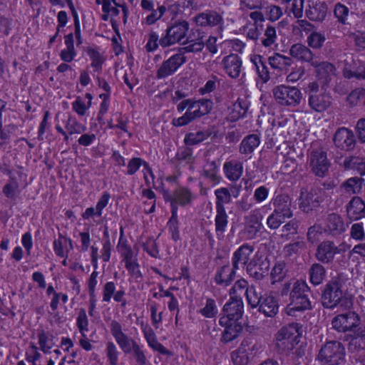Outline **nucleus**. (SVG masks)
Here are the masks:
<instances>
[{"instance_id":"obj_60","label":"nucleus","mask_w":365,"mask_h":365,"mask_svg":"<svg viewBox=\"0 0 365 365\" xmlns=\"http://www.w3.org/2000/svg\"><path fill=\"white\" fill-rule=\"evenodd\" d=\"M66 129L69 135L82 133L86 130V127L77 121L75 118H69L66 123Z\"/></svg>"},{"instance_id":"obj_2","label":"nucleus","mask_w":365,"mask_h":365,"mask_svg":"<svg viewBox=\"0 0 365 365\" xmlns=\"http://www.w3.org/2000/svg\"><path fill=\"white\" fill-rule=\"evenodd\" d=\"M110 328L113 336L123 352L125 354H131L138 364L145 365L147 357L143 350V346L125 334L118 322L111 321Z\"/></svg>"},{"instance_id":"obj_28","label":"nucleus","mask_w":365,"mask_h":365,"mask_svg":"<svg viewBox=\"0 0 365 365\" xmlns=\"http://www.w3.org/2000/svg\"><path fill=\"white\" fill-rule=\"evenodd\" d=\"M237 270V269H235L234 265L230 266L229 263L220 267L216 271L215 282L218 285L229 286L234 280Z\"/></svg>"},{"instance_id":"obj_4","label":"nucleus","mask_w":365,"mask_h":365,"mask_svg":"<svg viewBox=\"0 0 365 365\" xmlns=\"http://www.w3.org/2000/svg\"><path fill=\"white\" fill-rule=\"evenodd\" d=\"M309 288L304 282L297 281L294 283L289 293V304L285 310L289 316H296L297 312H304L312 309L311 302L308 297Z\"/></svg>"},{"instance_id":"obj_63","label":"nucleus","mask_w":365,"mask_h":365,"mask_svg":"<svg viewBox=\"0 0 365 365\" xmlns=\"http://www.w3.org/2000/svg\"><path fill=\"white\" fill-rule=\"evenodd\" d=\"M76 325L81 333L83 336H85V331H88V319L87 317L86 312L84 309L79 310L77 319Z\"/></svg>"},{"instance_id":"obj_23","label":"nucleus","mask_w":365,"mask_h":365,"mask_svg":"<svg viewBox=\"0 0 365 365\" xmlns=\"http://www.w3.org/2000/svg\"><path fill=\"white\" fill-rule=\"evenodd\" d=\"M125 294V292L123 289L116 291L115 282H108L103 287L102 302L109 303L113 297L115 302H120V306L125 307L127 304Z\"/></svg>"},{"instance_id":"obj_38","label":"nucleus","mask_w":365,"mask_h":365,"mask_svg":"<svg viewBox=\"0 0 365 365\" xmlns=\"http://www.w3.org/2000/svg\"><path fill=\"white\" fill-rule=\"evenodd\" d=\"M345 170H356L360 175H365V159L359 156H349L340 163Z\"/></svg>"},{"instance_id":"obj_8","label":"nucleus","mask_w":365,"mask_h":365,"mask_svg":"<svg viewBox=\"0 0 365 365\" xmlns=\"http://www.w3.org/2000/svg\"><path fill=\"white\" fill-rule=\"evenodd\" d=\"M213 107V102L207 98H201L195 101L194 110H187L184 115L180 118H173L172 124L174 126H184L196 118H200L210 113Z\"/></svg>"},{"instance_id":"obj_24","label":"nucleus","mask_w":365,"mask_h":365,"mask_svg":"<svg viewBox=\"0 0 365 365\" xmlns=\"http://www.w3.org/2000/svg\"><path fill=\"white\" fill-rule=\"evenodd\" d=\"M253 252L254 247L248 243H245L238 247L234 252L232 257V264L235 269H239L240 265L247 266Z\"/></svg>"},{"instance_id":"obj_53","label":"nucleus","mask_w":365,"mask_h":365,"mask_svg":"<svg viewBox=\"0 0 365 365\" xmlns=\"http://www.w3.org/2000/svg\"><path fill=\"white\" fill-rule=\"evenodd\" d=\"M348 61L345 60V66L342 71L344 78L348 79L351 78H356L359 80L365 79V67L363 65L358 66L356 70H351L348 67Z\"/></svg>"},{"instance_id":"obj_34","label":"nucleus","mask_w":365,"mask_h":365,"mask_svg":"<svg viewBox=\"0 0 365 365\" xmlns=\"http://www.w3.org/2000/svg\"><path fill=\"white\" fill-rule=\"evenodd\" d=\"M260 136L257 134H250L245 136L239 146V152L245 156L250 155L259 145Z\"/></svg>"},{"instance_id":"obj_52","label":"nucleus","mask_w":365,"mask_h":365,"mask_svg":"<svg viewBox=\"0 0 365 365\" xmlns=\"http://www.w3.org/2000/svg\"><path fill=\"white\" fill-rule=\"evenodd\" d=\"M245 296L248 304L250 305L252 308L257 307L259 303L264 297L261 292L257 290V288L255 285H250L249 288H247Z\"/></svg>"},{"instance_id":"obj_31","label":"nucleus","mask_w":365,"mask_h":365,"mask_svg":"<svg viewBox=\"0 0 365 365\" xmlns=\"http://www.w3.org/2000/svg\"><path fill=\"white\" fill-rule=\"evenodd\" d=\"M197 36H195V32H192V34L187 37L185 42H184V44H186V46L180 48V52L183 53H197L202 51L205 47L203 35L198 31H197Z\"/></svg>"},{"instance_id":"obj_39","label":"nucleus","mask_w":365,"mask_h":365,"mask_svg":"<svg viewBox=\"0 0 365 365\" xmlns=\"http://www.w3.org/2000/svg\"><path fill=\"white\" fill-rule=\"evenodd\" d=\"M201 175L209 180L213 185H217L221 180L218 175V165L215 160H207L206 162Z\"/></svg>"},{"instance_id":"obj_21","label":"nucleus","mask_w":365,"mask_h":365,"mask_svg":"<svg viewBox=\"0 0 365 365\" xmlns=\"http://www.w3.org/2000/svg\"><path fill=\"white\" fill-rule=\"evenodd\" d=\"M289 55L299 61L308 63L310 66L319 57L308 46L302 43L293 44L289 48Z\"/></svg>"},{"instance_id":"obj_62","label":"nucleus","mask_w":365,"mask_h":365,"mask_svg":"<svg viewBox=\"0 0 365 365\" xmlns=\"http://www.w3.org/2000/svg\"><path fill=\"white\" fill-rule=\"evenodd\" d=\"M106 352L110 365H118L119 351L113 341L106 344Z\"/></svg>"},{"instance_id":"obj_27","label":"nucleus","mask_w":365,"mask_h":365,"mask_svg":"<svg viewBox=\"0 0 365 365\" xmlns=\"http://www.w3.org/2000/svg\"><path fill=\"white\" fill-rule=\"evenodd\" d=\"M274 207V212L279 214L284 218H290L292 217V211L291 210V200L287 195L281 194L277 195L272 200Z\"/></svg>"},{"instance_id":"obj_51","label":"nucleus","mask_w":365,"mask_h":365,"mask_svg":"<svg viewBox=\"0 0 365 365\" xmlns=\"http://www.w3.org/2000/svg\"><path fill=\"white\" fill-rule=\"evenodd\" d=\"M172 215L170 218L167 226L169 232L171 233L172 238L177 241L180 239V233H179V227H178V207L176 206H173V209H171Z\"/></svg>"},{"instance_id":"obj_41","label":"nucleus","mask_w":365,"mask_h":365,"mask_svg":"<svg viewBox=\"0 0 365 365\" xmlns=\"http://www.w3.org/2000/svg\"><path fill=\"white\" fill-rule=\"evenodd\" d=\"M144 167V170L146 171L147 173L150 174L152 178H154L153 173L152 171V169L149 166L147 162L143 160L140 158H133L130 159L127 165V171L126 175H134L141 166Z\"/></svg>"},{"instance_id":"obj_64","label":"nucleus","mask_w":365,"mask_h":365,"mask_svg":"<svg viewBox=\"0 0 365 365\" xmlns=\"http://www.w3.org/2000/svg\"><path fill=\"white\" fill-rule=\"evenodd\" d=\"M262 7V0H240V9L242 11L260 10Z\"/></svg>"},{"instance_id":"obj_54","label":"nucleus","mask_w":365,"mask_h":365,"mask_svg":"<svg viewBox=\"0 0 365 365\" xmlns=\"http://www.w3.org/2000/svg\"><path fill=\"white\" fill-rule=\"evenodd\" d=\"M286 264L283 261L277 262L272 267L270 272V277L272 279V284L282 281L285 277Z\"/></svg>"},{"instance_id":"obj_44","label":"nucleus","mask_w":365,"mask_h":365,"mask_svg":"<svg viewBox=\"0 0 365 365\" xmlns=\"http://www.w3.org/2000/svg\"><path fill=\"white\" fill-rule=\"evenodd\" d=\"M309 279L314 285L320 284L326 275V269L323 265L319 263L313 264L309 270Z\"/></svg>"},{"instance_id":"obj_3","label":"nucleus","mask_w":365,"mask_h":365,"mask_svg":"<svg viewBox=\"0 0 365 365\" xmlns=\"http://www.w3.org/2000/svg\"><path fill=\"white\" fill-rule=\"evenodd\" d=\"M301 327L291 323L282 327L275 334V350L279 354L288 356L299 342Z\"/></svg>"},{"instance_id":"obj_49","label":"nucleus","mask_w":365,"mask_h":365,"mask_svg":"<svg viewBox=\"0 0 365 365\" xmlns=\"http://www.w3.org/2000/svg\"><path fill=\"white\" fill-rule=\"evenodd\" d=\"M346 102L351 107L359 106L365 103V88H357L346 97Z\"/></svg>"},{"instance_id":"obj_6","label":"nucleus","mask_w":365,"mask_h":365,"mask_svg":"<svg viewBox=\"0 0 365 365\" xmlns=\"http://www.w3.org/2000/svg\"><path fill=\"white\" fill-rule=\"evenodd\" d=\"M345 348L337 341H329L320 349L317 359L322 365H338L344 360Z\"/></svg>"},{"instance_id":"obj_25","label":"nucleus","mask_w":365,"mask_h":365,"mask_svg":"<svg viewBox=\"0 0 365 365\" xmlns=\"http://www.w3.org/2000/svg\"><path fill=\"white\" fill-rule=\"evenodd\" d=\"M346 215L351 221L365 217V203L359 197H353L346 205Z\"/></svg>"},{"instance_id":"obj_5","label":"nucleus","mask_w":365,"mask_h":365,"mask_svg":"<svg viewBox=\"0 0 365 365\" xmlns=\"http://www.w3.org/2000/svg\"><path fill=\"white\" fill-rule=\"evenodd\" d=\"M308 96V106L316 113H323L332 105L333 98L325 89H320L317 81L310 82L306 91Z\"/></svg>"},{"instance_id":"obj_45","label":"nucleus","mask_w":365,"mask_h":365,"mask_svg":"<svg viewBox=\"0 0 365 365\" xmlns=\"http://www.w3.org/2000/svg\"><path fill=\"white\" fill-rule=\"evenodd\" d=\"M215 195L216 197L215 209H225V205L231 202L232 195L227 187L216 189Z\"/></svg>"},{"instance_id":"obj_13","label":"nucleus","mask_w":365,"mask_h":365,"mask_svg":"<svg viewBox=\"0 0 365 365\" xmlns=\"http://www.w3.org/2000/svg\"><path fill=\"white\" fill-rule=\"evenodd\" d=\"M263 215L259 210H252L244 217V229L242 233L247 240H255L260 236L264 227L262 225Z\"/></svg>"},{"instance_id":"obj_15","label":"nucleus","mask_w":365,"mask_h":365,"mask_svg":"<svg viewBox=\"0 0 365 365\" xmlns=\"http://www.w3.org/2000/svg\"><path fill=\"white\" fill-rule=\"evenodd\" d=\"M324 191L317 187L309 190H302L300 195L299 208L304 212H309L319 207L323 200Z\"/></svg>"},{"instance_id":"obj_30","label":"nucleus","mask_w":365,"mask_h":365,"mask_svg":"<svg viewBox=\"0 0 365 365\" xmlns=\"http://www.w3.org/2000/svg\"><path fill=\"white\" fill-rule=\"evenodd\" d=\"M194 199V195L192 192L186 188V187H180L176 189L173 195L170 197L169 200L171 203V208L173 209V206L180 205L182 207H185L191 205L192 200Z\"/></svg>"},{"instance_id":"obj_1","label":"nucleus","mask_w":365,"mask_h":365,"mask_svg":"<svg viewBox=\"0 0 365 365\" xmlns=\"http://www.w3.org/2000/svg\"><path fill=\"white\" fill-rule=\"evenodd\" d=\"M345 282V278L338 274L324 285L321 295V302L324 308L333 310L339 307L342 310H349L352 307V299L344 290Z\"/></svg>"},{"instance_id":"obj_43","label":"nucleus","mask_w":365,"mask_h":365,"mask_svg":"<svg viewBox=\"0 0 365 365\" xmlns=\"http://www.w3.org/2000/svg\"><path fill=\"white\" fill-rule=\"evenodd\" d=\"M86 51L91 61V66L94 68V71H101L106 61V57L100 53L97 48L89 46Z\"/></svg>"},{"instance_id":"obj_32","label":"nucleus","mask_w":365,"mask_h":365,"mask_svg":"<svg viewBox=\"0 0 365 365\" xmlns=\"http://www.w3.org/2000/svg\"><path fill=\"white\" fill-rule=\"evenodd\" d=\"M73 249L71 239L58 233V238L53 241V250L60 257L67 258L68 252Z\"/></svg>"},{"instance_id":"obj_18","label":"nucleus","mask_w":365,"mask_h":365,"mask_svg":"<svg viewBox=\"0 0 365 365\" xmlns=\"http://www.w3.org/2000/svg\"><path fill=\"white\" fill-rule=\"evenodd\" d=\"M328 11L327 4L322 0H308L305 9L306 16L312 21L322 22Z\"/></svg>"},{"instance_id":"obj_48","label":"nucleus","mask_w":365,"mask_h":365,"mask_svg":"<svg viewBox=\"0 0 365 365\" xmlns=\"http://www.w3.org/2000/svg\"><path fill=\"white\" fill-rule=\"evenodd\" d=\"M3 193L6 197L15 200L17 195L19 194V184L16 177L10 175L9 182L4 186Z\"/></svg>"},{"instance_id":"obj_14","label":"nucleus","mask_w":365,"mask_h":365,"mask_svg":"<svg viewBox=\"0 0 365 365\" xmlns=\"http://www.w3.org/2000/svg\"><path fill=\"white\" fill-rule=\"evenodd\" d=\"M186 62V57L182 52L172 55L163 61L156 71V78L165 79L175 74Z\"/></svg>"},{"instance_id":"obj_40","label":"nucleus","mask_w":365,"mask_h":365,"mask_svg":"<svg viewBox=\"0 0 365 365\" xmlns=\"http://www.w3.org/2000/svg\"><path fill=\"white\" fill-rule=\"evenodd\" d=\"M221 326L225 328L222 336V341L224 343H228L237 339L243 329L241 323H231L230 324Z\"/></svg>"},{"instance_id":"obj_37","label":"nucleus","mask_w":365,"mask_h":365,"mask_svg":"<svg viewBox=\"0 0 365 365\" xmlns=\"http://www.w3.org/2000/svg\"><path fill=\"white\" fill-rule=\"evenodd\" d=\"M223 170L230 181H237L242 175V163L235 160L226 162L223 165Z\"/></svg>"},{"instance_id":"obj_42","label":"nucleus","mask_w":365,"mask_h":365,"mask_svg":"<svg viewBox=\"0 0 365 365\" xmlns=\"http://www.w3.org/2000/svg\"><path fill=\"white\" fill-rule=\"evenodd\" d=\"M37 337L38 339L40 349L44 354L51 353V349L55 345L53 341V335L48 331H45L44 330H38Z\"/></svg>"},{"instance_id":"obj_29","label":"nucleus","mask_w":365,"mask_h":365,"mask_svg":"<svg viewBox=\"0 0 365 365\" xmlns=\"http://www.w3.org/2000/svg\"><path fill=\"white\" fill-rule=\"evenodd\" d=\"M226 73L232 78L239 77L241 73L242 60L237 54H230L222 61Z\"/></svg>"},{"instance_id":"obj_7","label":"nucleus","mask_w":365,"mask_h":365,"mask_svg":"<svg viewBox=\"0 0 365 365\" xmlns=\"http://www.w3.org/2000/svg\"><path fill=\"white\" fill-rule=\"evenodd\" d=\"M307 164L310 172L317 177L324 178L329 172L331 163L327 152L323 148H312L308 155Z\"/></svg>"},{"instance_id":"obj_19","label":"nucleus","mask_w":365,"mask_h":365,"mask_svg":"<svg viewBox=\"0 0 365 365\" xmlns=\"http://www.w3.org/2000/svg\"><path fill=\"white\" fill-rule=\"evenodd\" d=\"M338 253H339V250L334 242L326 240L318 245L315 257L318 261L328 264L334 260L335 255Z\"/></svg>"},{"instance_id":"obj_17","label":"nucleus","mask_w":365,"mask_h":365,"mask_svg":"<svg viewBox=\"0 0 365 365\" xmlns=\"http://www.w3.org/2000/svg\"><path fill=\"white\" fill-rule=\"evenodd\" d=\"M336 148L341 150L351 151L356 144V138L354 132L345 127L338 128L333 137Z\"/></svg>"},{"instance_id":"obj_56","label":"nucleus","mask_w":365,"mask_h":365,"mask_svg":"<svg viewBox=\"0 0 365 365\" xmlns=\"http://www.w3.org/2000/svg\"><path fill=\"white\" fill-rule=\"evenodd\" d=\"M208 137L209 134L203 131L189 133L185 135L184 142L187 145H195L202 142Z\"/></svg>"},{"instance_id":"obj_20","label":"nucleus","mask_w":365,"mask_h":365,"mask_svg":"<svg viewBox=\"0 0 365 365\" xmlns=\"http://www.w3.org/2000/svg\"><path fill=\"white\" fill-rule=\"evenodd\" d=\"M314 68L316 76L324 83H329L336 75L335 66L328 61H322L319 56L312 66Z\"/></svg>"},{"instance_id":"obj_10","label":"nucleus","mask_w":365,"mask_h":365,"mask_svg":"<svg viewBox=\"0 0 365 365\" xmlns=\"http://www.w3.org/2000/svg\"><path fill=\"white\" fill-rule=\"evenodd\" d=\"M276 102L286 107H296L300 104L302 98L301 91L294 86L279 85L272 89Z\"/></svg>"},{"instance_id":"obj_55","label":"nucleus","mask_w":365,"mask_h":365,"mask_svg":"<svg viewBox=\"0 0 365 365\" xmlns=\"http://www.w3.org/2000/svg\"><path fill=\"white\" fill-rule=\"evenodd\" d=\"M334 16L337 21L343 25L347 24L349 9L341 3H336L334 8Z\"/></svg>"},{"instance_id":"obj_33","label":"nucleus","mask_w":365,"mask_h":365,"mask_svg":"<svg viewBox=\"0 0 365 365\" xmlns=\"http://www.w3.org/2000/svg\"><path fill=\"white\" fill-rule=\"evenodd\" d=\"M259 312H262L266 317H273L278 312V303L276 299L270 294H264V297L259 303Z\"/></svg>"},{"instance_id":"obj_58","label":"nucleus","mask_w":365,"mask_h":365,"mask_svg":"<svg viewBox=\"0 0 365 365\" xmlns=\"http://www.w3.org/2000/svg\"><path fill=\"white\" fill-rule=\"evenodd\" d=\"M277 40L276 29L272 26H268L261 38L262 44L265 47H271Z\"/></svg>"},{"instance_id":"obj_9","label":"nucleus","mask_w":365,"mask_h":365,"mask_svg":"<svg viewBox=\"0 0 365 365\" xmlns=\"http://www.w3.org/2000/svg\"><path fill=\"white\" fill-rule=\"evenodd\" d=\"M189 29L190 24L186 20L175 21L168 26L165 34L160 38V46L165 48L180 42L186 37Z\"/></svg>"},{"instance_id":"obj_59","label":"nucleus","mask_w":365,"mask_h":365,"mask_svg":"<svg viewBox=\"0 0 365 365\" xmlns=\"http://www.w3.org/2000/svg\"><path fill=\"white\" fill-rule=\"evenodd\" d=\"M325 40L323 34L314 31L307 37V43L312 48L319 49L323 46Z\"/></svg>"},{"instance_id":"obj_16","label":"nucleus","mask_w":365,"mask_h":365,"mask_svg":"<svg viewBox=\"0 0 365 365\" xmlns=\"http://www.w3.org/2000/svg\"><path fill=\"white\" fill-rule=\"evenodd\" d=\"M270 262L267 257L256 254L247 264V274L256 280H262L268 275Z\"/></svg>"},{"instance_id":"obj_26","label":"nucleus","mask_w":365,"mask_h":365,"mask_svg":"<svg viewBox=\"0 0 365 365\" xmlns=\"http://www.w3.org/2000/svg\"><path fill=\"white\" fill-rule=\"evenodd\" d=\"M346 230V226L341 217L336 213L327 215L325 220L324 231L332 236H338Z\"/></svg>"},{"instance_id":"obj_11","label":"nucleus","mask_w":365,"mask_h":365,"mask_svg":"<svg viewBox=\"0 0 365 365\" xmlns=\"http://www.w3.org/2000/svg\"><path fill=\"white\" fill-rule=\"evenodd\" d=\"M243 313L244 304L242 298L232 296L223 307L219 324L227 325L231 323H240L238 321L242 318Z\"/></svg>"},{"instance_id":"obj_35","label":"nucleus","mask_w":365,"mask_h":365,"mask_svg":"<svg viewBox=\"0 0 365 365\" xmlns=\"http://www.w3.org/2000/svg\"><path fill=\"white\" fill-rule=\"evenodd\" d=\"M215 227L216 237L222 240L225 237V232L228 225V215L225 209H215Z\"/></svg>"},{"instance_id":"obj_47","label":"nucleus","mask_w":365,"mask_h":365,"mask_svg":"<svg viewBox=\"0 0 365 365\" xmlns=\"http://www.w3.org/2000/svg\"><path fill=\"white\" fill-rule=\"evenodd\" d=\"M347 336L351 337L349 347V350L353 351L365 349V334L361 328L358 329L356 333L349 334Z\"/></svg>"},{"instance_id":"obj_12","label":"nucleus","mask_w":365,"mask_h":365,"mask_svg":"<svg viewBox=\"0 0 365 365\" xmlns=\"http://www.w3.org/2000/svg\"><path fill=\"white\" fill-rule=\"evenodd\" d=\"M361 317L355 312H348L334 317L331 320V326L338 332L350 333L352 334L359 329Z\"/></svg>"},{"instance_id":"obj_61","label":"nucleus","mask_w":365,"mask_h":365,"mask_svg":"<svg viewBox=\"0 0 365 365\" xmlns=\"http://www.w3.org/2000/svg\"><path fill=\"white\" fill-rule=\"evenodd\" d=\"M305 249L306 242L301 240L287 245L284 248V251L286 255L290 257L293 255L299 253L301 251L304 250Z\"/></svg>"},{"instance_id":"obj_22","label":"nucleus","mask_w":365,"mask_h":365,"mask_svg":"<svg viewBox=\"0 0 365 365\" xmlns=\"http://www.w3.org/2000/svg\"><path fill=\"white\" fill-rule=\"evenodd\" d=\"M197 26L201 27H213L223 24L222 16L215 10H207L193 17Z\"/></svg>"},{"instance_id":"obj_50","label":"nucleus","mask_w":365,"mask_h":365,"mask_svg":"<svg viewBox=\"0 0 365 365\" xmlns=\"http://www.w3.org/2000/svg\"><path fill=\"white\" fill-rule=\"evenodd\" d=\"M305 0H294L289 3H284L286 11L292 14L294 18L299 19L304 14V4Z\"/></svg>"},{"instance_id":"obj_46","label":"nucleus","mask_w":365,"mask_h":365,"mask_svg":"<svg viewBox=\"0 0 365 365\" xmlns=\"http://www.w3.org/2000/svg\"><path fill=\"white\" fill-rule=\"evenodd\" d=\"M364 181V180L361 178H351L344 182L341 187L349 195L358 194L362 190Z\"/></svg>"},{"instance_id":"obj_57","label":"nucleus","mask_w":365,"mask_h":365,"mask_svg":"<svg viewBox=\"0 0 365 365\" xmlns=\"http://www.w3.org/2000/svg\"><path fill=\"white\" fill-rule=\"evenodd\" d=\"M199 312L206 318H213L216 317L218 309L215 301L211 298L207 299L205 307L200 309Z\"/></svg>"},{"instance_id":"obj_36","label":"nucleus","mask_w":365,"mask_h":365,"mask_svg":"<svg viewBox=\"0 0 365 365\" xmlns=\"http://www.w3.org/2000/svg\"><path fill=\"white\" fill-rule=\"evenodd\" d=\"M250 61L259 78L263 83H267L270 79V76L266 59L260 55H254L251 56Z\"/></svg>"}]
</instances>
